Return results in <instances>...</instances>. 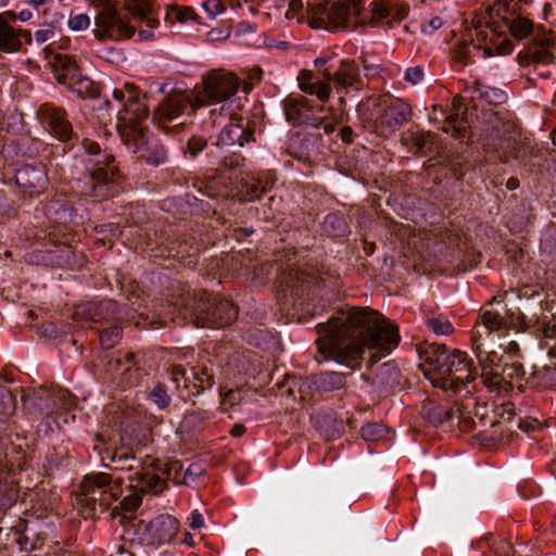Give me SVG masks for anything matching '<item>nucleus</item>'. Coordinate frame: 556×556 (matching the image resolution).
Here are the masks:
<instances>
[{
  "instance_id": "1",
  "label": "nucleus",
  "mask_w": 556,
  "mask_h": 556,
  "mask_svg": "<svg viewBox=\"0 0 556 556\" xmlns=\"http://www.w3.org/2000/svg\"><path fill=\"white\" fill-rule=\"evenodd\" d=\"M316 330L319 334L316 340L318 352L326 359L356 369L368 349L371 384L386 393L400 386L402 375L394 362H386L374 369V365L400 342L399 329L379 312L346 306L338 309L328 321L319 323Z\"/></svg>"
},
{
  "instance_id": "2",
  "label": "nucleus",
  "mask_w": 556,
  "mask_h": 556,
  "mask_svg": "<svg viewBox=\"0 0 556 556\" xmlns=\"http://www.w3.org/2000/svg\"><path fill=\"white\" fill-rule=\"evenodd\" d=\"M182 316L197 327L223 328L238 317V307L228 299L210 294L205 290L191 292L185 288L172 300L157 303V319H151L153 328H163L175 316Z\"/></svg>"
},
{
  "instance_id": "3",
  "label": "nucleus",
  "mask_w": 556,
  "mask_h": 556,
  "mask_svg": "<svg viewBox=\"0 0 556 556\" xmlns=\"http://www.w3.org/2000/svg\"><path fill=\"white\" fill-rule=\"evenodd\" d=\"M387 7L382 2H370L367 10L362 7V0H339L330 8L327 3L313 4L307 1L303 20L312 28L328 30H355L358 27H380L381 20L388 16Z\"/></svg>"
},
{
  "instance_id": "4",
  "label": "nucleus",
  "mask_w": 556,
  "mask_h": 556,
  "mask_svg": "<svg viewBox=\"0 0 556 556\" xmlns=\"http://www.w3.org/2000/svg\"><path fill=\"white\" fill-rule=\"evenodd\" d=\"M152 316L148 314H138L134 309H129L126 305H119L113 300H101V301H89L80 303L74 307L72 318L74 323H122L124 320H135L136 317L139 319L135 321L137 327L154 329L150 321L151 319H157V304L153 305Z\"/></svg>"
},
{
  "instance_id": "5",
  "label": "nucleus",
  "mask_w": 556,
  "mask_h": 556,
  "mask_svg": "<svg viewBox=\"0 0 556 556\" xmlns=\"http://www.w3.org/2000/svg\"><path fill=\"white\" fill-rule=\"evenodd\" d=\"M84 149L93 159L90 160V179L92 184L91 194L99 198H109L119 192L122 176L118 168L113 165L114 156L101 153L97 141H83Z\"/></svg>"
},
{
  "instance_id": "6",
  "label": "nucleus",
  "mask_w": 556,
  "mask_h": 556,
  "mask_svg": "<svg viewBox=\"0 0 556 556\" xmlns=\"http://www.w3.org/2000/svg\"><path fill=\"white\" fill-rule=\"evenodd\" d=\"M204 106V100L197 93L190 91H174L168 94L162 103L153 111V121L167 134H177L178 129L185 124L180 122L170 125L184 114L189 116L194 114L198 109Z\"/></svg>"
},
{
  "instance_id": "7",
  "label": "nucleus",
  "mask_w": 556,
  "mask_h": 556,
  "mask_svg": "<svg viewBox=\"0 0 556 556\" xmlns=\"http://www.w3.org/2000/svg\"><path fill=\"white\" fill-rule=\"evenodd\" d=\"M437 363L439 364V375L432 383L443 390H452L457 393L477 376L472 361H468L467 354L457 350H454L451 356H441V361L437 359Z\"/></svg>"
},
{
  "instance_id": "8",
  "label": "nucleus",
  "mask_w": 556,
  "mask_h": 556,
  "mask_svg": "<svg viewBox=\"0 0 556 556\" xmlns=\"http://www.w3.org/2000/svg\"><path fill=\"white\" fill-rule=\"evenodd\" d=\"M285 115L287 121L294 126L316 130L315 132L305 131L304 135L306 136L316 138L331 136L337 128V123L333 119L315 116L307 105V99L304 97L299 99L288 98L285 101Z\"/></svg>"
},
{
  "instance_id": "9",
  "label": "nucleus",
  "mask_w": 556,
  "mask_h": 556,
  "mask_svg": "<svg viewBox=\"0 0 556 556\" xmlns=\"http://www.w3.org/2000/svg\"><path fill=\"white\" fill-rule=\"evenodd\" d=\"M479 319L480 321H477L478 327H481L488 336L503 329L525 332L533 328L538 323V319L527 318L519 308L516 311L506 308L505 316L493 308H484L480 313Z\"/></svg>"
},
{
  "instance_id": "10",
  "label": "nucleus",
  "mask_w": 556,
  "mask_h": 556,
  "mask_svg": "<svg viewBox=\"0 0 556 556\" xmlns=\"http://www.w3.org/2000/svg\"><path fill=\"white\" fill-rule=\"evenodd\" d=\"M105 372L123 388H131L139 383L141 371L131 352L117 351L101 356Z\"/></svg>"
},
{
  "instance_id": "11",
  "label": "nucleus",
  "mask_w": 556,
  "mask_h": 556,
  "mask_svg": "<svg viewBox=\"0 0 556 556\" xmlns=\"http://www.w3.org/2000/svg\"><path fill=\"white\" fill-rule=\"evenodd\" d=\"M412 108L401 99L392 101L379 115L375 123L378 136L389 138L403 136V130L410 124Z\"/></svg>"
},
{
  "instance_id": "12",
  "label": "nucleus",
  "mask_w": 556,
  "mask_h": 556,
  "mask_svg": "<svg viewBox=\"0 0 556 556\" xmlns=\"http://www.w3.org/2000/svg\"><path fill=\"white\" fill-rule=\"evenodd\" d=\"M481 135L493 139H514L521 136V130L513 113L483 110L478 117Z\"/></svg>"
},
{
  "instance_id": "13",
  "label": "nucleus",
  "mask_w": 556,
  "mask_h": 556,
  "mask_svg": "<svg viewBox=\"0 0 556 556\" xmlns=\"http://www.w3.org/2000/svg\"><path fill=\"white\" fill-rule=\"evenodd\" d=\"M94 36L99 40L105 38L129 39L134 36L135 27L125 23L117 14L112 3L106 2L94 17Z\"/></svg>"
},
{
  "instance_id": "14",
  "label": "nucleus",
  "mask_w": 556,
  "mask_h": 556,
  "mask_svg": "<svg viewBox=\"0 0 556 556\" xmlns=\"http://www.w3.org/2000/svg\"><path fill=\"white\" fill-rule=\"evenodd\" d=\"M240 85L239 78L231 73L212 72L204 81L203 89L197 92L203 98L204 105L223 102L232 97Z\"/></svg>"
},
{
  "instance_id": "15",
  "label": "nucleus",
  "mask_w": 556,
  "mask_h": 556,
  "mask_svg": "<svg viewBox=\"0 0 556 556\" xmlns=\"http://www.w3.org/2000/svg\"><path fill=\"white\" fill-rule=\"evenodd\" d=\"M555 46L554 33L546 30L539 25L531 45H528L518 53L517 60L520 66H528L531 63H551L554 55L549 49Z\"/></svg>"
},
{
  "instance_id": "16",
  "label": "nucleus",
  "mask_w": 556,
  "mask_h": 556,
  "mask_svg": "<svg viewBox=\"0 0 556 556\" xmlns=\"http://www.w3.org/2000/svg\"><path fill=\"white\" fill-rule=\"evenodd\" d=\"M228 182H224L225 188H229L232 197L240 201H252L266 193L271 188V182H263L260 178L245 172H240L235 178L228 177Z\"/></svg>"
},
{
  "instance_id": "17",
  "label": "nucleus",
  "mask_w": 556,
  "mask_h": 556,
  "mask_svg": "<svg viewBox=\"0 0 556 556\" xmlns=\"http://www.w3.org/2000/svg\"><path fill=\"white\" fill-rule=\"evenodd\" d=\"M39 118L43 127L56 139H72L73 136H78L73 131V126L62 108L43 104L39 110Z\"/></svg>"
},
{
  "instance_id": "18",
  "label": "nucleus",
  "mask_w": 556,
  "mask_h": 556,
  "mask_svg": "<svg viewBox=\"0 0 556 556\" xmlns=\"http://www.w3.org/2000/svg\"><path fill=\"white\" fill-rule=\"evenodd\" d=\"M468 106L464 103L462 97H455L452 102V112L445 116L442 130L451 136L460 138H470L473 136L468 119Z\"/></svg>"
},
{
  "instance_id": "19",
  "label": "nucleus",
  "mask_w": 556,
  "mask_h": 556,
  "mask_svg": "<svg viewBox=\"0 0 556 556\" xmlns=\"http://www.w3.org/2000/svg\"><path fill=\"white\" fill-rule=\"evenodd\" d=\"M321 74L324 79L331 81L337 90H345L350 87L358 89L359 68L353 60H342L333 73L329 68H325Z\"/></svg>"
},
{
  "instance_id": "20",
  "label": "nucleus",
  "mask_w": 556,
  "mask_h": 556,
  "mask_svg": "<svg viewBox=\"0 0 556 556\" xmlns=\"http://www.w3.org/2000/svg\"><path fill=\"white\" fill-rule=\"evenodd\" d=\"M178 530V521L169 515H160L144 525L149 535L148 544H165L173 540Z\"/></svg>"
},
{
  "instance_id": "21",
  "label": "nucleus",
  "mask_w": 556,
  "mask_h": 556,
  "mask_svg": "<svg viewBox=\"0 0 556 556\" xmlns=\"http://www.w3.org/2000/svg\"><path fill=\"white\" fill-rule=\"evenodd\" d=\"M125 91L128 93V99L125 104V110L127 112H131V114L135 116V118H131V139H146L147 134L146 129L141 126L139 118L141 116L147 117L148 116V110L142 106L139 102V89L134 84H125Z\"/></svg>"
},
{
  "instance_id": "22",
  "label": "nucleus",
  "mask_w": 556,
  "mask_h": 556,
  "mask_svg": "<svg viewBox=\"0 0 556 556\" xmlns=\"http://www.w3.org/2000/svg\"><path fill=\"white\" fill-rule=\"evenodd\" d=\"M51 67L56 81L67 88L81 73L75 58L64 53H58L53 56Z\"/></svg>"
},
{
  "instance_id": "23",
  "label": "nucleus",
  "mask_w": 556,
  "mask_h": 556,
  "mask_svg": "<svg viewBox=\"0 0 556 556\" xmlns=\"http://www.w3.org/2000/svg\"><path fill=\"white\" fill-rule=\"evenodd\" d=\"M79 513L84 518H98L105 513L111 505V500L105 497V492H98L97 490H88L81 500L78 502Z\"/></svg>"
},
{
  "instance_id": "24",
  "label": "nucleus",
  "mask_w": 556,
  "mask_h": 556,
  "mask_svg": "<svg viewBox=\"0 0 556 556\" xmlns=\"http://www.w3.org/2000/svg\"><path fill=\"white\" fill-rule=\"evenodd\" d=\"M344 383V375L336 371H326L308 376L303 386L307 387L311 392L320 393L338 390Z\"/></svg>"
},
{
  "instance_id": "25",
  "label": "nucleus",
  "mask_w": 556,
  "mask_h": 556,
  "mask_svg": "<svg viewBox=\"0 0 556 556\" xmlns=\"http://www.w3.org/2000/svg\"><path fill=\"white\" fill-rule=\"evenodd\" d=\"M484 383L500 388L502 382L506 379H520L527 382V372L522 364L514 362L511 364H503L498 370L491 371V374H481Z\"/></svg>"
},
{
  "instance_id": "26",
  "label": "nucleus",
  "mask_w": 556,
  "mask_h": 556,
  "mask_svg": "<svg viewBox=\"0 0 556 556\" xmlns=\"http://www.w3.org/2000/svg\"><path fill=\"white\" fill-rule=\"evenodd\" d=\"M486 38L488 35L483 30H478L476 40L471 39L470 43H468L466 40L458 43L454 51V58L463 64L472 62L470 59V45H472L473 49H483V58L492 56L493 47L486 43Z\"/></svg>"
},
{
  "instance_id": "27",
  "label": "nucleus",
  "mask_w": 556,
  "mask_h": 556,
  "mask_svg": "<svg viewBox=\"0 0 556 556\" xmlns=\"http://www.w3.org/2000/svg\"><path fill=\"white\" fill-rule=\"evenodd\" d=\"M316 426L327 440L339 438L343 433V420L332 409H326L318 414Z\"/></svg>"
},
{
  "instance_id": "28",
  "label": "nucleus",
  "mask_w": 556,
  "mask_h": 556,
  "mask_svg": "<svg viewBox=\"0 0 556 556\" xmlns=\"http://www.w3.org/2000/svg\"><path fill=\"white\" fill-rule=\"evenodd\" d=\"M288 285L294 295L302 298L304 293L312 288H320L321 280L311 273L296 269L290 274Z\"/></svg>"
},
{
  "instance_id": "29",
  "label": "nucleus",
  "mask_w": 556,
  "mask_h": 556,
  "mask_svg": "<svg viewBox=\"0 0 556 556\" xmlns=\"http://www.w3.org/2000/svg\"><path fill=\"white\" fill-rule=\"evenodd\" d=\"M527 383L533 388L554 389L556 388V364L542 367L533 366L527 378Z\"/></svg>"
},
{
  "instance_id": "30",
  "label": "nucleus",
  "mask_w": 556,
  "mask_h": 556,
  "mask_svg": "<svg viewBox=\"0 0 556 556\" xmlns=\"http://www.w3.org/2000/svg\"><path fill=\"white\" fill-rule=\"evenodd\" d=\"M89 483V490H97L98 492H105V495L110 494V500H116L122 485V480L117 479L112 485V477L105 472H98L88 475L85 478Z\"/></svg>"
},
{
  "instance_id": "31",
  "label": "nucleus",
  "mask_w": 556,
  "mask_h": 556,
  "mask_svg": "<svg viewBox=\"0 0 556 556\" xmlns=\"http://www.w3.org/2000/svg\"><path fill=\"white\" fill-rule=\"evenodd\" d=\"M165 249L168 257L185 258L199 251L193 238L180 237L166 240Z\"/></svg>"
},
{
  "instance_id": "32",
  "label": "nucleus",
  "mask_w": 556,
  "mask_h": 556,
  "mask_svg": "<svg viewBox=\"0 0 556 556\" xmlns=\"http://www.w3.org/2000/svg\"><path fill=\"white\" fill-rule=\"evenodd\" d=\"M421 415L429 424L439 427L452 419L453 410L450 407L427 400L422 404Z\"/></svg>"
},
{
  "instance_id": "33",
  "label": "nucleus",
  "mask_w": 556,
  "mask_h": 556,
  "mask_svg": "<svg viewBox=\"0 0 556 556\" xmlns=\"http://www.w3.org/2000/svg\"><path fill=\"white\" fill-rule=\"evenodd\" d=\"M51 395V403H47L45 405L39 404L40 413L42 415L49 416L55 409L70 410L74 406L73 396L67 390L62 388H53Z\"/></svg>"
},
{
  "instance_id": "34",
  "label": "nucleus",
  "mask_w": 556,
  "mask_h": 556,
  "mask_svg": "<svg viewBox=\"0 0 556 556\" xmlns=\"http://www.w3.org/2000/svg\"><path fill=\"white\" fill-rule=\"evenodd\" d=\"M22 49V41L16 36V28L3 21L0 15V51L15 53Z\"/></svg>"
},
{
  "instance_id": "35",
  "label": "nucleus",
  "mask_w": 556,
  "mask_h": 556,
  "mask_svg": "<svg viewBox=\"0 0 556 556\" xmlns=\"http://www.w3.org/2000/svg\"><path fill=\"white\" fill-rule=\"evenodd\" d=\"M321 232L331 238L343 237L349 233V225L340 213H329L321 223Z\"/></svg>"
},
{
  "instance_id": "36",
  "label": "nucleus",
  "mask_w": 556,
  "mask_h": 556,
  "mask_svg": "<svg viewBox=\"0 0 556 556\" xmlns=\"http://www.w3.org/2000/svg\"><path fill=\"white\" fill-rule=\"evenodd\" d=\"M476 330L472 334V344L475 346V351H476V354H477V357L479 359V363L480 365L483 367L482 369V374H486L485 372V363H488L490 366H494L495 367V370H498L501 368V366L503 365L502 364V358L497 355V353L495 351H491V352H488L484 354V356L482 355L483 352L481 350V344L479 343V341L481 340L483 333H482V328L481 327H478V324L476 323Z\"/></svg>"
},
{
  "instance_id": "37",
  "label": "nucleus",
  "mask_w": 556,
  "mask_h": 556,
  "mask_svg": "<svg viewBox=\"0 0 556 556\" xmlns=\"http://www.w3.org/2000/svg\"><path fill=\"white\" fill-rule=\"evenodd\" d=\"M506 25L509 28L510 34L519 40L527 38L532 31H534L535 35L538 28V26L534 27L531 20L523 16L513 17V20H509Z\"/></svg>"
},
{
  "instance_id": "38",
  "label": "nucleus",
  "mask_w": 556,
  "mask_h": 556,
  "mask_svg": "<svg viewBox=\"0 0 556 556\" xmlns=\"http://www.w3.org/2000/svg\"><path fill=\"white\" fill-rule=\"evenodd\" d=\"M68 89L76 92L80 98H96L98 97V88L94 83L86 75L79 74Z\"/></svg>"
},
{
  "instance_id": "39",
  "label": "nucleus",
  "mask_w": 556,
  "mask_h": 556,
  "mask_svg": "<svg viewBox=\"0 0 556 556\" xmlns=\"http://www.w3.org/2000/svg\"><path fill=\"white\" fill-rule=\"evenodd\" d=\"M151 466L160 476H164L167 480L176 481L182 470V465L178 460L163 462L161 459H153Z\"/></svg>"
},
{
  "instance_id": "40",
  "label": "nucleus",
  "mask_w": 556,
  "mask_h": 556,
  "mask_svg": "<svg viewBox=\"0 0 556 556\" xmlns=\"http://www.w3.org/2000/svg\"><path fill=\"white\" fill-rule=\"evenodd\" d=\"M119 323H113L111 327L98 330L100 344L103 350L114 348L122 339L123 328Z\"/></svg>"
},
{
  "instance_id": "41",
  "label": "nucleus",
  "mask_w": 556,
  "mask_h": 556,
  "mask_svg": "<svg viewBox=\"0 0 556 556\" xmlns=\"http://www.w3.org/2000/svg\"><path fill=\"white\" fill-rule=\"evenodd\" d=\"M473 92L478 93V98L485 100L490 105H498L506 101V93L501 89L483 88L479 81L472 85Z\"/></svg>"
},
{
  "instance_id": "42",
  "label": "nucleus",
  "mask_w": 556,
  "mask_h": 556,
  "mask_svg": "<svg viewBox=\"0 0 556 556\" xmlns=\"http://www.w3.org/2000/svg\"><path fill=\"white\" fill-rule=\"evenodd\" d=\"M137 481L142 484V492H160L165 486V480L157 473L137 472Z\"/></svg>"
},
{
  "instance_id": "43",
  "label": "nucleus",
  "mask_w": 556,
  "mask_h": 556,
  "mask_svg": "<svg viewBox=\"0 0 556 556\" xmlns=\"http://www.w3.org/2000/svg\"><path fill=\"white\" fill-rule=\"evenodd\" d=\"M154 0H124L125 9L135 17L143 20L153 11Z\"/></svg>"
},
{
  "instance_id": "44",
  "label": "nucleus",
  "mask_w": 556,
  "mask_h": 556,
  "mask_svg": "<svg viewBox=\"0 0 556 556\" xmlns=\"http://www.w3.org/2000/svg\"><path fill=\"white\" fill-rule=\"evenodd\" d=\"M372 2H382L387 7L389 13L388 16L381 20V26L379 28L384 26L392 28L394 23H400L408 14L407 7L394 8L387 0H374Z\"/></svg>"
},
{
  "instance_id": "45",
  "label": "nucleus",
  "mask_w": 556,
  "mask_h": 556,
  "mask_svg": "<svg viewBox=\"0 0 556 556\" xmlns=\"http://www.w3.org/2000/svg\"><path fill=\"white\" fill-rule=\"evenodd\" d=\"M18 498L17 486L13 482H0V510H7Z\"/></svg>"
},
{
  "instance_id": "46",
  "label": "nucleus",
  "mask_w": 556,
  "mask_h": 556,
  "mask_svg": "<svg viewBox=\"0 0 556 556\" xmlns=\"http://www.w3.org/2000/svg\"><path fill=\"white\" fill-rule=\"evenodd\" d=\"M538 162H533V166H539L546 170L551 176L556 177V152L555 151H541L533 155Z\"/></svg>"
},
{
  "instance_id": "47",
  "label": "nucleus",
  "mask_w": 556,
  "mask_h": 556,
  "mask_svg": "<svg viewBox=\"0 0 556 556\" xmlns=\"http://www.w3.org/2000/svg\"><path fill=\"white\" fill-rule=\"evenodd\" d=\"M443 355H452L443 344L433 343L425 351V361L433 366V374L435 377L439 375V364L437 363V359H441V356Z\"/></svg>"
},
{
  "instance_id": "48",
  "label": "nucleus",
  "mask_w": 556,
  "mask_h": 556,
  "mask_svg": "<svg viewBox=\"0 0 556 556\" xmlns=\"http://www.w3.org/2000/svg\"><path fill=\"white\" fill-rule=\"evenodd\" d=\"M148 399L160 409L167 408L172 401L165 384L161 382L156 383L149 392Z\"/></svg>"
},
{
  "instance_id": "49",
  "label": "nucleus",
  "mask_w": 556,
  "mask_h": 556,
  "mask_svg": "<svg viewBox=\"0 0 556 556\" xmlns=\"http://www.w3.org/2000/svg\"><path fill=\"white\" fill-rule=\"evenodd\" d=\"M254 135L253 130H245L244 126L240 123L230 122L226 125L218 139H248Z\"/></svg>"
},
{
  "instance_id": "50",
  "label": "nucleus",
  "mask_w": 556,
  "mask_h": 556,
  "mask_svg": "<svg viewBox=\"0 0 556 556\" xmlns=\"http://www.w3.org/2000/svg\"><path fill=\"white\" fill-rule=\"evenodd\" d=\"M142 503V497L139 493H131L128 496H125L119 506H116L112 509V516L117 517L121 516V510L125 513H135L138 507Z\"/></svg>"
},
{
  "instance_id": "51",
  "label": "nucleus",
  "mask_w": 556,
  "mask_h": 556,
  "mask_svg": "<svg viewBox=\"0 0 556 556\" xmlns=\"http://www.w3.org/2000/svg\"><path fill=\"white\" fill-rule=\"evenodd\" d=\"M110 462L116 465L115 469L131 470L136 458L130 452L118 448V452L111 453Z\"/></svg>"
},
{
  "instance_id": "52",
  "label": "nucleus",
  "mask_w": 556,
  "mask_h": 556,
  "mask_svg": "<svg viewBox=\"0 0 556 556\" xmlns=\"http://www.w3.org/2000/svg\"><path fill=\"white\" fill-rule=\"evenodd\" d=\"M49 253L51 261L58 266H66L75 262V253L72 251L71 245L63 244Z\"/></svg>"
},
{
  "instance_id": "53",
  "label": "nucleus",
  "mask_w": 556,
  "mask_h": 556,
  "mask_svg": "<svg viewBox=\"0 0 556 556\" xmlns=\"http://www.w3.org/2000/svg\"><path fill=\"white\" fill-rule=\"evenodd\" d=\"M362 438L368 442L382 440L387 434V428L382 424L370 422L362 427Z\"/></svg>"
},
{
  "instance_id": "54",
  "label": "nucleus",
  "mask_w": 556,
  "mask_h": 556,
  "mask_svg": "<svg viewBox=\"0 0 556 556\" xmlns=\"http://www.w3.org/2000/svg\"><path fill=\"white\" fill-rule=\"evenodd\" d=\"M206 419L207 415L205 412H188L184 417L181 428L187 431L199 430Z\"/></svg>"
},
{
  "instance_id": "55",
  "label": "nucleus",
  "mask_w": 556,
  "mask_h": 556,
  "mask_svg": "<svg viewBox=\"0 0 556 556\" xmlns=\"http://www.w3.org/2000/svg\"><path fill=\"white\" fill-rule=\"evenodd\" d=\"M510 8V0H496L489 10L490 17H501L507 24L509 20H513Z\"/></svg>"
},
{
  "instance_id": "56",
  "label": "nucleus",
  "mask_w": 556,
  "mask_h": 556,
  "mask_svg": "<svg viewBox=\"0 0 556 556\" xmlns=\"http://www.w3.org/2000/svg\"><path fill=\"white\" fill-rule=\"evenodd\" d=\"M9 457L3 458L7 460V466L17 465L18 467L25 462V452L21 444H16L15 441L11 438L9 441Z\"/></svg>"
},
{
  "instance_id": "57",
  "label": "nucleus",
  "mask_w": 556,
  "mask_h": 556,
  "mask_svg": "<svg viewBox=\"0 0 556 556\" xmlns=\"http://www.w3.org/2000/svg\"><path fill=\"white\" fill-rule=\"evenodd\" d=\"M193 380L198 382L197 392L194 394H201L204 390L211 389L215 381L212 374L208 372L206 367L200 368L198 371L193 374Z\"/></svg>"
},
{
  "instance_id": "58",
  "label": "nucleus",
  "mask_w": 556,
  "mask_h": 556,
  "mask_svg": "<svg viewBox=\"0 0 556 556\" xmlns=\"http://www.w3.org/2000/svg\"><path fill=\"white\" fill-rule=\"evenodd\" d=\"M427 326L439 336H447L454 331V327L447 319L430 317L426 321Z\"/></svg>"
},
{
  "instance_id": "59",
  "label": "nucleus",
  "mask_w": 556,
  "mask_h": 556,
  "mask_svg": "<svg viewBox=\"0 0 556 556\" xmlns=\"http://www.w3.org/2000/svg\"><path fill=\"white\" fill-rule=\"evenodd\" d=\"M52 389L39 388L37 391L33 393V395L24 396L25 400L31 401V403L38 407L40 410L39 404L51 403L52 400Z\"/></svg>"
},
{
  "instance_id": "60",
  "label": "nucleus",
  "mask_w": 556,
  "mask_h": 556,
  "mask_svg": "<svg viewBox=\"0 0 556 556\" xmlns=\"http://www.w3.org/2000/svg\"><path fill=\"white\" fill-rule=\"evenodd\" d=\"M15 410V397L14 395L4 390L0 392V415L8 416Z\"/></svg>"
},
{
  "instance_id": "61",
  "label": "nucleus",
  "mask_w": 556,
  "mask_h": 556,
  "mask_svg": "<svg viewBox=\"0 0 556 556\" xmlns=\"http://www.w3.org/2000/svg\"><path fill=\"white\" fill-rule=\"evenodd\" d=\"M294 143L296 144H291L288 147L289 154L301 162H309L311 156L308 147H304V144H302V141H294Z\"/></svg>"
},
{
  "instance_id": "62",
  "label": "nucleus",
  "mask_w": 556,
  "mask_h": 556,
  "mask_svg": "<svg viewBox=\"0 0 556 556\" xmlns=\"http://www.w3.org/2000/svg\"><path fill=\"white\" fill-rule=\"evenodd\" d=\"M496 417L502 421L511 424L516 417V408L511 402L502 404L495 412Z\"/></svg>"
},
{
  "instance_id": "63",
  "label": "nucleus",
  "mask_w": 556,
  "mask_h": 556,
  "mask_svg": "<svg viewBox=\"0 0 556 556\" xmlns=\"http://www.w3.org/2000/svg\"><path fill=\"white\" fill-rule=\"evenodd\" d=\"M222 156L220 164L228 168H236L243 164L244 157L237 151L226 150Z\"/></svg>"
},
{
  "instance_id": "64",
  "label": "nucleus",
  "mask_w": 556,
  "mask_h": 556,
  "mask_svg": "<svg viewBox=\"0 0 556 556\" xmlns=\"http://www.w3.org/2000/svg\"><path fill=\"white\" fill-rule=\"evenodd\" d=\"M67 24L72 30H75V31L84 30L89 27L90 18L87 14L71 15Z\"/></svg>"
}]
</instances>
